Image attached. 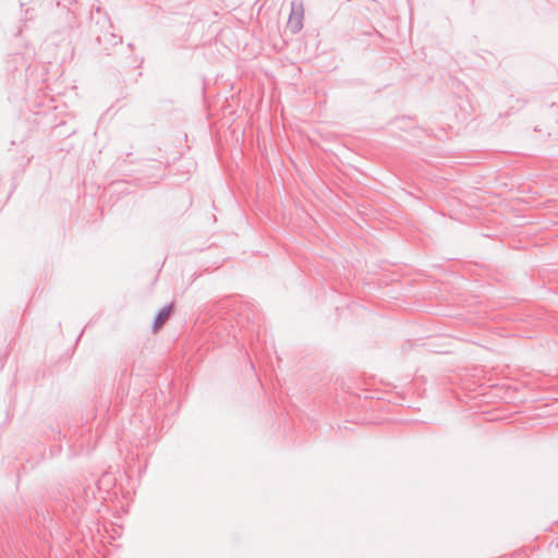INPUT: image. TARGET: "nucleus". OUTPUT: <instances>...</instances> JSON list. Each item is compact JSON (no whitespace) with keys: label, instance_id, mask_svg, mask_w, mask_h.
I'll list each match as a JSON object with an SVG mask.
<instances>
[{"label":"nucleus","instance_id":"obj_1","mask_svg":"<svg viewBox=\"0 0 558 558\" xmlns=\"http://www.w3.org/2000/svg\"><path fill=\"white\" fill-rule=\"evenodd\" d=\"M304 3L302 0L291 1V11L287 22V29L292 34H298L303 28Z\"/></svg>","mask_w":558,"mask_h":558},{"label":"nucleus","instance_id":"obj_3","mask_svg":"<svg viewBox=\"0 0 558 558\" xmlns=\"http://www.w3.org/2000/svg\"><path fill=\"white\" fill-rule=\"evenodd\" d=\"M174 304L171 303L159 311L153 323V332L159 331L169 319Z\"/></svg>","mask_w":558,"mask_h":558},{"label":"nucleus","instance_id":"obj_2","mask_svg":"<svg viewBox=\"0 0 558 558\" xmlns=\"http://www.w3.org/2000/svg\"><path fill=\"white\" fill-rule=\"evenodd\" d=\"M96 40L101 48V52L109 56L110 51L122 44V37L114 34L112 31V26L108 25V27L100 29V33L97 34Z\"/></svg>","mask_w":558,"mask_h":558}]
</instances>
